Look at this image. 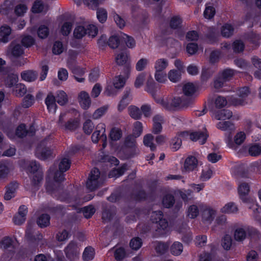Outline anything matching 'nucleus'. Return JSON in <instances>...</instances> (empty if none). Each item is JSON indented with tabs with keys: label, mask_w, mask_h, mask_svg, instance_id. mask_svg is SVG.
Returning a JSON list of instances; mask_svg holds the SVG:
<instances>
[{
	"label": "nucleus",
	"mask_w": 261,
	"mask_h": 261,
	"mask_svg": "<svg viewBox=\"0 0 261 261\" xmlns=\"http://www.w3.org/2000/svg\"><path fill=\"white\" fill-rule=\"evenodd\" d=\"M151 81L150 82H147L146 91L152 95L156 103L160 104L164 108L171 110L174 108H180L188 105L189 101L185 98L184 95L176 96L171 100L169 99L167 97H157V89L155 87V83L153 81L151 77Z\"/></svg>",
	"instance_id": "obj_1"
},
{
	"label": "nucleus",
	"mask_w": 261,
	"mask_h": 261,
	"mask_svg": "<svg viewBox=\"0 0 261 261\" xmlns=\"http://www.w3.org/2000/svg\"><path fill=\"white\" fill-rule=\"evenodd\" d=\"M238 192L240 199L247 205L249 209L252 210V215L257 218V216L255 210L257 213H261V207L254 198L249 196L250 192L249 184L246 182H239L238 184Z\"/></svg>",
	"instance_id": "obj_2"
},
{
	"label": "nucleus",
	"mask_w": 261,
	"mask_h": 261,
	"mask_svg": "<svg viewBox=\"0 0 261 261\" xmlns=\"http://www.w3.org/2000/svg\"><path fill=\"white\" fill-rule=\"evenodd\" d=\"M129 73L126 71V77H124L122 75H116L113 78L112 82H108L105 88V94L109 96L116 95L117 94L118 90L122 88L124 86L126 79L128 77Z\"/></svg>",
	"instance_id": "obj_3"
},
{
	"label": "nucleus",
	"mask_w": 261,
	"mask_h": 261,
	"mask_svg": "<svg viewBox=\"0 0 261 261\" xmlns=\"http://www.w3.org/2000/svg\"><path fill=\"white\" fill-rule=\"evenodd\" d=\"M151 219L153 222L157 224L156 233L158 236H165L170 231L167 220L163 218V213L161 211L152 212Z\"/></svg>",
	"instance_id": "obj_4"
},
{
	"label": "nucleus",
	"mask_w": 261,
	"mask_h": 261,
	"mask_svg": "<svg viewBox=\"0 0 261 261\" xmlns=\"http://www.w3.org/2000/svg\"><path fill=\"white\" fill-rule=\"evenodd\" d=\"M143 132V124L140 121H136L134 124V128L133 130V136H128L125 140V145L132 148L133 153H131L130 156L138 154L139 153V149L136 146V138L140 136Z\"/></svg>",
	"instance_id": "obj_5"
},
{
	"label": "nucleus",
	"mask_w": 261,
	"mask_h": 261,
	"mask_svg": "<svg viewBox=\"0 0 261 261\" xmlns=\"http://www.w3.org/2000/svg\"><path fill=\"white\" fill-rule=\"evenodd\" d=\"M177 136L183 140L190 139L193 141H198L200 144L205 143L208 135L206 129L204 128L201 131L189 132L184 131L178 133Z\"/></svg>",
	"instance_id": "obj_6"
},
{
	"label": "nucleus",
	"mask_w": 261,
	"mask_h": 261,
	"mask_svg": "<svg viewBox=\"0 0 261 261\" xmlns=\"http://www.w3.org/2000/svg\"><path fill=\"white\" fill-rule=\"evenodd\" d=\"M98 33L97 27L93 24L85 23L77 24L73 31V36L77 39H81L86 35L91 37H94Z\"/></svg>",
	"instance_id": "obj_7"
},
{
	"label": "nucleus",
	"mask_w": 261,
	"mask_h": 261,
	"mask_svg": "<svg viewBox=\"0 0 261 261\" xmlns=\"http://www.w3.org/2000/svg\"><path fill=\"white\" fill-rule=\"evenodd\" d=\"M51 140L49 137L45 138L38 145L36 150V156L40 160H45L51 156Z\"/></svg>",
	"instance_id": "obj_8"
},
{
	"label": "nucleus",
	"mask_w": 261,
	"mask_h": 261,
	"mask_svg": "<svg viewBox=\"0 0 261 261\" xmlns=\"http://www.w3.org/2000/svg\"><path fill=\"white\" fill-rule=\"evenodd\" d=\"M257 233V230L250 226H242L237 228L234 231V238L236 241L243 242L247 237Z\"/></svg>",
	"instance_id": "obj_9"
},
{
	"label": "nucleus",
	"mask_w": 261,
	"mask_h": 261,
	"mask_svg": "<svg viewBox=\"0 0 261 261\" xmlns=\"http://www.w3.org/2000/svg\"><path fill=\"white\" fill-rule=\"evenodd\" d=\"M236 71L227 68L220 72L214 82V87L216 89H219L223 86L225 82L229 81L236 74Z\"/></svg>",
	"instance_id": "obj_10"
},
{
	"label": "nucleus",
	"mask_w": 261,
	"mask_h": 261,
	"mask_svg": "<svg viewBox=\"0 0 261 261\" xmlns=\"http://www.w3.org/2000/svg\"><path fill=\"white\" fill-rule=\"evenodd\" d=\"M250 93L249 88L247 87H243L238 90V97L234 95L229 97L228 100L233 105H244L248 103L246 97Z\"/></svg>",
	"instance_id": "obj_11"
},
{
	"label": "nucleus",
	"mask_w": 261,
	"mask_h": 261,
	"mask_svg": "<svg viewBox=\"0 0 261 261\" xmlns=\"http://www.w3.org/2000/svg\"><path fill=\"white\" fill-rule=\"evenodd\" d=\"M106 126L103 123H99L97 125L96 130L93 133L91 139L93 142L96 143L100 140L102 142V147L105 148L107 145V138L105 134Z\"/></svg>",
	"instance_id": "obj_12"
},
{
	"label": "nucleus",
	"mask_w": 261,
	"mask_h": 261,
	"mask_svg": "<svg viewBox=\"0 0 261 261\" xmlns=\"http://www.w3.org/2000/svg\"><path fill=\"white\" fill-rule=\"evenodd\" d=\"M28 171L33 173L32 184L34 186H38L42 179V172L39 170V165L36 161H32L28 165Z\"/></svg>",
	"instance_id": "obj_13"
},
{
	"label": "nucleus",
	"mask_w": 261,
	"mask_h": 261,
	"mask_svg": "<svg viewBox=\"0 0 261 261\" xmlns=\"http://www.w3.org/2000/svg\"><path fill=\"white\" fill-rule=\"evenodd\" d=\"M64 252L66 257L70 261H76L80 255V248L74 241H71L65 248Z\"/></svg>",
	"instance_id": "obj_14"
},
{
	"label": "nucleus",
	"mask_w": 261,
	"mask_h": 261,
	"mask_svg": "<svg viewBox=\"0 0 261 261\" xmlns=\"http://www.w3.org/2000/svg\"><path fill=\"white\" fill-rule=\"evenodd\" d=\"M71 162L67 158H63L59 163V168L60 171L56 172L54 175V179L55 182H59L65 179L63 172L68 170L70 167Z\"/></svg>",
	"instance_id": "obj_15"
},
{
	"label": "nucleus",
	"mask_w": 261,
	"mask_h": 261,
	"mask_svg": "<svg viewBox=\"0 0 261 261\" xmlns=\"http://www.w3.org/2000/svg\"><path fill=\"white\" fill-rule=\"evenodd\" d=\"M100 172L98 169H93L90 173L89 177L87 181V187L90 191H92L97 189L101 185L99 180Z\"/></svg>",
	"instance_id": "obj_16"
},
{
	"label": "nucleus",
	"mask_w": 261,
	"mask_h": 261,
	"mask_svg": "<svg viewBox=\"0 0 261 261\" xmlns=\"http://www.w3.org/2000/svg\"><path fill=\"white\" fill-rule=\"evenodd\" d=\"M199 206L202 208V222L206 225L211 224L216 217V210L210 206H203L202 204H200Z\"/></svg>",
	"instance_id": "obj_17"
},
{
	"label": "nucleus",
	"mask_w": 261,
	"mask_h": 261,
	"mask_svg": "<svg viewBox=\"0 0 261 261\" xmlns=\"http://www.w3.org/2000/svg\"><path fill=\"white\" fill-rule=\"evenodd\" d=\"M115 62L118 65H126V71L130 72L131 69L130 58L127 53L121 52L116 56Z\"/></svg>",
	"instance_id": "obj_18"
},
{
	"label": "nucleus",
	"mask_w": 261,
	"mask_h": 261,
	"mask_svg": "<svg viewBox=\"0 0 261 261\" xmlns=\"http://www.w3.org/2000/svg\"><path fill=\"white\" fill-rule=\"evenodd\" d=\"M14 241L9 237H5L1 242V247L5 250V253L8 257L12 256L14 252Z\"/></svg>",
	"instance_id": "obj_19"
},
{
	"label": "nucleus",
	"mask_w": 261,
	"mask_h": 261,
	"mask_svg": "<svg viewBox=\"0 0 261 261\" xmlns=\"http://www.w3.org/2000/svg\"><path fill=\"white\" fill-rule=\"evenodd\" d=\"M67 66L71 70L74 75H83L85 73V69L77 65L74 57H70L68 59Z\"/></svg>",
	"instance_id": "obj_20"
},
{
	"label": "nucleus",
	"mask_w": 261,
	"mask_h": 261,
	"mask_svg": "<svg viewBox=\"0 0 261 261\" xmlns=\"http://www.w3.org/2000/svg\"><path fill=\"white\" fill-rule=\"evenodd\" d=\"M79 101L81 107L85 110L89 108L91 105V99L89 94L86 91H82L79 94Z\"/></svg>",
	"instance_id": "obj_21"
},
{
	"label": "nucleus",
	"mask_w": 261,
	"mask_h": 261,
	"mask_svg": "<svg viewBox=\"0 0 261 261\" xmlns=\"http://www.w3.org/2000/svg\"><path fill=\"white\" fill-rule=\"evenodd\" d=\"M65 116V114H61L58 121V124L66 130H73L75 129L77 126V122L74 120L69 121L65 124H63Z\"/></svg>",
	"instance_id": "obj_22"
},
{
	"label": "nucleus",
	"mask_w": 261,
	"mask_h": 261,
	"mask_svg": "<svg viewBox=\"0 0 261 261\" xmlns=\"http://www.w3.org/2000/svg\"><path fill=\"white\" fill-rule=\"evenodd\" d=\"M48 10V6L41 0H36L32 7V11L34 13H46Z\"/></svg>",
	"instance_id": "obj_23"
},
{
	"label": "nucleus",
	"mask_w": 261,
	"mask_h": 261,
	"mask_svg": "<svg viewBox=\"0 0 261 261\" xmlns=\"http://www.w3.org/2000/svg\"><path fill=\"white\" fill-rule=\"evenodd\" d=\"M164 122L163 116L161 115H156L153 118L152 132L157 134L162 130V124Z\"/></svg>",
	"instance_id": "obj_24"
},
{
	"label": "nucleus",
	"mask_w": 261,
	"mask_h": 261,
	"mask_svg": "<svg viewBox=\"0 0 261 261\" xmlns=\"http://www.w3.org/2000/svg\"><path fill=\"white\" fill-rule=\"evenodd\" d=\"M198 161L194 156H189L185 160L184 169L187 172L193 171L197 166Z\"/></svg>",
	"instance_id": "obj_25"
},
{
	"label": "nucleus",
	"mask_w": 261,
	"mask_h": 261,
	"mask_svg": "<svg viewBox=\"0 0 261 261\" xmlns=\"http://www.w3.org/2000/svg\"><path fill=\"white\" fill-rule=\"evenodd\" d=\"M35 131V126L32 125L30 126L29 130H27L24 124H20L18 126L16 130V135L18 137H23L29 134L30 136H32L34 134Z\"/></svg>",
	"instance_id": "obj_26"
},
{
	"label": "nucleus",
	"mask_w": 261,
	"mask_h": 261,
	"mask_svg": "<svg viewBox=\"0 0 261 261\" xmlns=\"http://www.w3.org/2000/svg\"><path fill=\"white\" fill-rule=\"evenodd\" d=\"M38 75V72L36 71L32 70H25L21 73L22 79L28 82L35 81L37 79Z\"/></svg>",
	"instance_id": "obj_27"
},
{
	"label": "nucleus",
	"mask_w": 261,
	"mask_h": 261,
	"mask_svg": "<svg viewBox=\"0 0 261 261\" xmlns=\"http://www.w3.org/2000/svg\"><path fill=\"white\" fill-rule=\"evenodd\" d=\"M169 66V60L166 58H161L156 59L154 63V71H165Z\"/></svg>",
	"instance_id": "obj_28"
},
{
	"label": "nucleus",
	"mask_w": 261,
	"mask_h": 261,
	"mask_svg": "<svg viewBox=\"0 0 261 261\" xmlns=\"http://www.w3.org/2000/svg\"><path fill=\"white\" fill-rule=\"evenodd\" d=\"M56 100V99L51 93L49 94L45 99V104L48 111L51 113L54 114L56 111L57 105Z\"/></svg>",
	"instance_id": "obj_29"
},
{
	"label": "nucleus",
	"mask_w": 261,
	"mask_h": 261,
	"mask_svg": "<svg viewBox=\"0 0 261 261\" xmlns=\"http://www.w3.org/2000/svg\"><path fill=\"white\" fill-rule=\"evenodd\" d=\"M132 96L129 91H125L122 99L118 106V109L119 111H122L131 101Z\"/></svg>",
	"instance_id": "obj_30"
},
{
	"label": "nucleus",
	"mask_w": 261,
	"mask_h": 261,
	"mask_svg": "<svg viewBox=\"0 0 261 261\" xmlns=\"http://www.w3.org/2000/svg\"><path fill=\"white\" fill-rule=\"evenodd\" d=\"M11 33V29L8 25H3L0 28V41L7 42Z\"/></svg>",
	"instance_id": "obj_31"
},
{
	"label": "nucleus",
	"mask_w": 261,
	"mask_h": 261,
	"mask_svg": "<svg viewBox=\"0 0 261 261\" xmlns=\"http://www.w3.org/2000/svg\"><path fill=\"white\" fill-rule=\"evenodd\" d=\"M222 213L224 214H236L238 211V207L236 203L230 202L225 204L220 210Z\"/></svg>",
	"instance_id": "obj_32"
},
{
	"label": "nucleus",
	"mask_w": 261,
	"mask_h": 261,
	"mask_svg": "<svg viewBox=\"0 0 261 261\" xmlns=\"http://www.w3.org/2000/svg\"><path fill=\"white\" fill-rule=\"evenodd\" d=\"M11 54L14 57H18L24 53L23 47L19 44L12 42L10 47Z\"/></svg>",
	"instance_id": "obj_33"
},
{
	"label": "nucleus",
	"mask_w": 261,
	"mask_h": 261,
	"mask_svg": "<svg viewBox=\"0 0 261 261\" xmlns=\"http://www.w3.org/2000/svg\"><path fill=\"white\" fill-rule=\"evenodd\" d=\"M251 62L253 66L257 69L254 72V76L258 79H261V59L256 56L251 58Z\"/></svg>",
	"instance_id": "obj_34"
},
{
	"label": "nucleus",
	"mask_w": 261,
	"mask_h": 261,
	"mask_svg": "<svg viewBox=\"0 0 261 261\" xmlns=\"http://www.w3.org/2000/svg\"><path fill=\"white\" fill-rule=\"evenodd\" d=\"M247 39L250 43L252 45V47L253 48H256L260 45L261 36L259 34H256L252 32L248 35Z\"/></svg>",
	"instance_id": "obj_35"
},
{
	"label": "nucleus",
	"mask_w": 261,
	"mask_h": 261,
	"mask_svg": "<svg viewBox=\"0 0 261 261\" xmlns=\"http://www.w3.org/2000/svg\"><path fill=\"white\" fill-rule=\"evenodd\" d=\"M248 153L250 155L256 156L261 155V146L259 144H251L248 147Z\"/></svg>",
	"instance_id": "obj_36"
},
{
	"label": "nucleus",
	"mask_w": 261,
	"mask_h": 261,
	"mask_svg": "<svg viewBox=\"0 0 261 261\" xmlns=\"http://www.w3.org/2000/svg\"><path fill=\"white\" fill-rule=\"evenodd\" d=\"M217 127L223 131L230 132L235 129L234 124L230 121L219 122L217 124Z\"/></svg>",
	"instance_id": "obj_37"
},
{
	"label": "nucleus",
	"mask_w": 261,
	"mask_h": 261,
	"mask_svg": "<svg viewBox=\"0 0 261 261\" xmlns=\"http://www.w3.org/2000/svg\"><path fill=\"white\" fill-rule=\"evenodd\" d=\"M232 116V113L230 111L224 109L218 111L215 117L217 120H226L230 119Z\"/></svg>",
	"instance_id": "obj_38"
},
{
	"label": "nucleus",
	"mask_w": 261,
	"mask_h": 261,
	"mask_svg": "<svg viewBox=\"0 0 261 261\" xmlns=\"http://www.w3.org/2000/svg\"><path fill=\"white\" fill-rule=\"evenodd\" d=\"M153 136L148 134L144 136L143 139V143L145 146L149 147L151 151H154L156 149V146L153 143Z\"/></svg>",
	"instance_id": "obj_39"
},
{
	"label": "nucleus",
	"mask_w": 261,
	"mask_h": 261,
	"mask_svg": "<svg viewBox=\"0 0 261 261\" xmlns=\"http://www.w3.org/2000/svg\"><path fill=\"white\" fill-rule=\"evenodd\" d=\"M196 90L195 86L191 83L185 84L182 88L183 93L185 96H191L194 94Z\"/></svg>",
	"instance_id": "obj_40"
},
{
	"label": "nucleus",
	"mask_w": 261,
	"mask_h": 261,
	"mask_svg": "<svg viewBox=\"0 0 261 261\" xmlns=\"http://www.w3.org/2000/svg\"><path fill=\"white\" fill-rule=\"evenodd\" d=\"M127 170V165L125 164L123 165L120 168L118 169H114L109 174L110 178L118 177L124 174L125 171Z\"/></svg>",
	"instance_id": "obj_41"
},
{
	"label": "nucleus",
	"mask_w": 261,
	"mask_h": 261,
	"mask_svg": "<svg viewBox=\"0 0 261 261\" xmlns=\"http://www.w3.org/2000/svg\"><path fill=\"white\" fill-rule=\"evenodd\" d=\"M168 77L172 83H176L179 81L181 76L180 71L178 70L171 69L168 73Z\"/></svg>",
	"instance_id": "obj_42"
},
{
	"label": "nucleus",
	"mask_w": 261,
	"mask_h": 261,
	"mask_svg": "<svg viewBox=\"0 0 261 261\" xmlns=\"http://www.w3.org/2000/svg\"><path fill=\"white\" fill-rule=\"evenodd\" d=\"M233 27L229 23L225 24L221 29V34L224 37H229L233 34Z\"/></svg>",
	"instance_id": "obj_43"
},
{
	"label": "nucleus",
	"mask_w": 261,
	"mask_h": 261,
	"mask_svg": "<svg viewBox=\"0 0 261 261\" xmlns=\"http://www.w3.org/2000/svg\"><path fill=\"white\" fill-rule=\"evenodd\" d=\"M154 79L159 83H166L167 82V74L165 71H154Z\"/></svg>",
	"instance_id": "obj_44"
},
{
	"label": "nucleus",
	"mask_w": 261,
	"mask_h": 261,
	"mask_svg": "<svg viewBox=\"0 0 261 261\" xmlns=\"http://www.w3.org/2000/svg\"><path fill=\"white\" fill-rule=\"evenodd\" d=\"M94 250L91 247H86L83 254V258L85 261H90L94 258Z\"/></svg>",
	"instance_id": "obj_45"
},
{
	"label": "nucleus",
	"mask_w": 261,
	"mask_h": 261,
	"mask_svg": "<svg viewBox=\"0 0 261 261\" xmlns=\"http://www.w3.org/2000/svg\"><path fill=\"white\" fill-rule=\"evenodd\" d=\"M121 40L124 41L126 46L129 48H133L136 45V42L133 38L128 36L125 34L121 33Z\"/></svg>",
	"instance_id": "obj_46"
},
{
	"label": "nucleus",
	"mask_w": 261,
	"mask_h": 261,
	"mask_svg": "<svg viewBox=\"0 0 261 261\" xmlns=\"http://www.w3.org/2000/svg\"><path fill=\"white\" fill-rule=\"evenodd\" d=\"M171 253L175 256L180 255L183 251V246L181 243L178 242H174L171 247Z\"/></svg>",
	"instance_id": "obj_47"
},
{
	"label": "nucleus",
	"mask_w": 261,
	"mask_h": 261,
	"mask_svg": "<svg viewBox=\"0 0 261 261\" xmlns=\"http://www.w3.org/2000/svg\"><path fill=\"white\" fill-rule=\"evenodd\" d=\"M199 213L198 207L195 204L190 206L187 211V217L191 219H194L197 217Z\"/></svg>",
	"instance_id": "obj_48"
},
{
	"label": "nucleus",
	"mask_w": 261,
	"mask_h": 261,
	"mask_svg": "<svg viewBox=\"0 0 261 261\" xmlns=\"http://www.w3.org/2000/svg\"><path fill=\"white\" fill-rule=\"evenodd\" d=\"M37 224L40 227H45L50 224V217L46 214L41 215L37 220Z\"/></svg>",
	"instance_id": "obj_49"
},
{
	"label": "nucleus",
	"mask_w": 261,
	"mask_h": 261,
	"mask_svg": "<svg viewBox=\"0 0 261 261\" xmlns=\"http://www.w3.org/2000/svg\"><path fill=\"white\" fill-rule=\"evenodd\" d=\"M231 46L234 53H240L244 50L245 44L242 40H236L233 42Z\"/></svg>",
	"instance_id": "obj_50"
},
{
	"label": "nucleus",
	"mask_w": 261,
	"mask_h": 261,
	"mask_svg": "<svg viewBox=\"0 0 261 261\" xmlns=\"http://www.w3.org/2000/svg\"><path fill=\"white\" fill-rule=\"evenodd\" d=\"M128 112L130 116L135 119H139L141 117V112L137 107L130 106L128 107Z\"/></svg>",
	"instance_id": "obj_51"
},
{
	"label": "nucleus",
	"mask_w": 261,
	"mask_h": 261,
	"mask_svg": "<svg viewBox=\"0 0 261 261\" xmlns=\"http://www.w3.org/2000/svg\"><path fill=\"white\" fill-rule=\"evenodd\" d=\"M56 99L57 102L61 106L66 103L68 100L67 94L63 91H59L57 92Z\"/></svg>",
	"instance_id": "obj_52"
},
{
	"label": "nucleus",
	"mask_w": 261,
	"mask_h": 261,
	"mask_svg": "<svg viewBox=\"0 0 261 261\" xmlns=\"http://www.w3.org/2000/svg\"><path fill=\"white\" fill-rule=\"evenodd\" d=\"M181 145V140L178 137L176 136L173 138L170 144V148L173 151L179 149Z\"/></svg>",
	"instance_id": "obj_53"
},
{
	"label": "nucleus",
	"mask_w": 261,
	"mask_h": 261,
	"mask_svg": "<svg viewBox=\"0 0 261 261\" xmlns=\"http://www.w3.org/2000/svg\"><path fill=\"white\" fill-rule=\"evenodd\" d=\"M34 233V232L33 231L32 227L30 226H29L27 228V229L26 230V234L25 236L27 237V238L29 239H32L33 237V239L36 240H41L43 237L41 234H40L39 232L35 233L36 237L34 236H33V234Z\"/></svg>",
	"instance_id": "obj_54"
},
{
	"label": "nucleus",
	"mask_w": 261,
	"mask_h": 261,
	"mask_svg": "<svg viewBox=\"0 0 261 261\" xmlns=\"http://www.w3.org/2000/svg\"><path fill=\"white\" fill-rule=\"evenodd\" d=\"M109 106L107 105L103 106L97 109L93 114V118L95 119L100 118L102 116L108 111Z\"/></svg>",
	"instance_id": "obj_55"
},
{
	"label": "nucleus",
	"mask_w": 261,
	"mask_h": 261,
	"mask_svg": "<svg viewBox=\"0 0 261 261\" xmlns=\"http://www.w3.org/2000/svg\"><path fill=\"white\" fill-rule=\"evenodd\" d=\"M246 138V135L244 132H239L236 134V135L234 137V142L235 144L237 145H241L245 140Z\"/></svg>",
	"instance_id": "obj_56"
},
{
	"label": "nucleus",
	"mask_w": 261,
	"mask_h": 261,
	"mask_svg": "<svg viewBox=\"0 0 261 261\" xmlns=\"http://www.w3.org/2000/svg\"><path fill=\"white\" fill-rule=\"evenodd\" d=\"M182 20L178 16H174L171 17L170 21V26L172 29L179 28L181 24Z\"/></svg>",
	"instance_id": "obj_57"
},
{
	"label": "nucleus",
	"mask_w": 261,
	"mask_h": 261,
	"mask_svg": "<svg viewBox=\"0 0 261 261\" xmlns=\"http://www.w3.org/2000/svg\"><path fill=\"white\" fill-rule=\"evenodd\" d=\"M73 23L71 21L65 22L61 29V32L62 35L67 36L71 32Z\"/></svg>",
	"instance_id": "obj_58"
},
{
	"label": "nucleus",
	"mask_w": 261,
	"mask_h": 261,
	"mask_svg": "<svg viewBox=\"0 0 261 261\" xmlns=\"http://www.w3.org/2000/svg\"><path fill=\"white\" fill-rule=\"evenodd\" d=\"M120 36L121 34L119 37L117 36H113L110 37L108 41L109 46L112 48H117L119 44L120 40H121Z\"/></svg>",
	"instance_id": "obj_59"
},
{
	"label": "nucleus",
	"mask_w": 261,
	"mask_h": 261,
	"mask_svg": "<svg viewBox=\"0 0 261 261\" xmlns=\"http://www.w3.org/2000/svg\"><path fill=\"white\" fill-rule=\"evenodd\" d=\"M212 170L208 167H205L202 170L200 178L202 181H205L209 180L212 177Z\"/></svg>",
	"instance_id": "obj_60"
},
{
	"label": "nucleus",
	"mask_w": 261,
	"mask_h": 261,
	"mask_svg": "<svg viewBox=\"0 0 261 261\" xmlns=\"http://www.w3.org/2000/svg\"><path fill=\"white\" fill-rule=\"evenodd\" d=\"M122 136L121 130L118 128H113L110 133V137L113 141L118 140Z\"/></svg>",
	"instance_id": "obj_61"
},
{
	"label": "nucleus",
	"mask_w": 261,
	"mask_h": 261,
	"mask_svg": "<svg viewBox=\"0 0 261 261\" xmlns=\"http://www.w3.org/2000/svg\"><path fill=\"white\" fill-rule=\"evenodd\" d=\"M198 49H201L202 50L203 48L200 47H199L198 45L196 43H190L187 45V51L190 55L195 54Z\"/></svg>",
	"instance_id": "obj_62"
},
{
	"label": "nucleus",
	"mask_w": 261,
	"mask_h": 261,
	"mask_svg": "<svg viewBox=\"0 0 261 261\" xmlns=\"http://www.w3.org/2000/svg\"><path fill=\"white\" fill-rule=\"evenodd\" d=\"M97 18L101 23L105 22L107 19V12L102 8L98 9L96 12Z\"/></svg>",
	"instance_id": "obj_63"
},
{
	"label": "nucleus",
	"mask_w": 261,
	"mask_h": 261,
	"mask_svg": "<svg viewBox=\"0 0 261 261\" xmlns=\"http://www.w3.org/2000/svg\"><path fill=\"white\" fill-rule=\"evenodd\" d=\"M174 202V197L170 194H168L163 198V204L164 206L165 207H170L171 206L173 205Z\"/></svg>",
	"instance_id": "obj_64"
}]
</instances>
